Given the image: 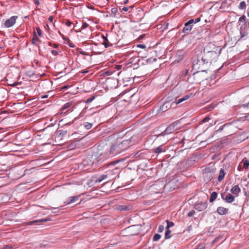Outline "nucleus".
<instances>
[{"instance_id":"obj_39","label":"nucleus","mask_w":249,"mask_h":249,"mask_svg":"<svg viewBox=\"0 0 249 249\" xmlns=\"http://www.w3.org/2000/svg\"><path fill=\"white\" fill-rule=\"evenodd\" d=\"M51 53H52V54L54 56L57 55L58 53V52L57 51L54 50H52L51 51Z\"/></svg>"},{"instance_id":"obj_24","label":"nucleus","mask_w":249,"mask_h":249,"mask_svg":"<svg viewBox=\"0 0 249 249\" xmlns=\"http://www.w3.org/2000/svg\"><path fill=\"white\" fill-rule=\"evenodd\" d=\"M246 7V2L244 1H242L240 2L238 7L240 9H245Z\"/></svg>"},{"instance_id":"obj_25","label":"nucleus","mask_w":249,"mask_h":249,"mask_svg":"<svg viewBox=\"0 0 249 249\" xmlns=\"http://www.w3.org/2000/svg\"><path fill=\"white\" fill-rule=\"evenodd\" d=\"M166 232L165 233V239H169L171 237L170 234L171 233V231L169 230V229H166Z\"/></svg>"},{"instance_id":"obj_26","label":"nucleus","mask_w":249,"mask_h":249,"mask_svg":"<svg viewBox=\"0 0 249 249\" xmlns=\"http://www.w3.org/2000/svg\"><path fill=\"white\" fill-rule=\"evenodd\" d=\"M161 238V235L160 234L156 233L154 235L153 237V241H158L160 238Z\"/></svg>"},{"instance_id":"obj_50","label":"nucleus","mask_w":249,"mask_h":249,"mask_svg":"<svg viewBox=\"0 0 249 249\" xmlns=\"http://www.w3.org/2000/svg\"><path fill=\"white\" fill-rule=\"evenodd\" d=\"M200 18H196L195 19V21H194V22H195V23H197V22H198L200 21Z\"/></svg>"},{"instance_id":"obj_40","label":"nucleus","mask_w":249,"mask_h":249,"mask_svg":"<svg viewBox=\"0 0 249 249\" xmlns=\"http://www.w3.org/2000/svg\"><path fill=\"white\" fill-rule=\"evenodd\" d=\"M72 24V22L69 20H67L65 23L66 25L68 27H70Z\"/></svg>"},{"instance_id":"obj_57","label":"nucleus","mask_w":249,"mask_h":249,"mask_svg":"<svg viewBox=\"0 0 249 249\" xmlns=\"http://www.w3.org/2000/svg\"><path fill=\"white\" fill-rule=\"evenodd\" d=\"M18 85L17 83L15 82L13 84V86H16Z\"/></svg>"},{"instance_id":"obj_62","label":"nucleus","mask_w":249,"mask_h":249,"mask_svg":"<svg viewBox=\"0 0 249 249\" xmlns=\"http://www.w3.org/2000/svg\"><path fill=\"white\" fill-rule=\"evenodd\" d=\"M209 178H210V179H211V178H213V176H212V175H211V176H210V177H209Z\"/></svg>"},{"instance_id":"obj_20","label":"nucleus","mask_w":249,"mask_h":249,"mask_svg":"<svg viewBox=\"0 0 249 249\" xmlns=\"http://www.w3.org/2000/svg\"><path fill=\"white\" fill-rule=\"evenodd\" d=\"M184 55V52L182 51L179 50L177 53V57L178 60H181Z\"/></svg>"},{"instance_id":"obj_29","label":"nucleus","mask_w":249,"mask_h":249,"mask_svg":"<svg viewBox=\"0 0 249 249\" xmlns=\"http://www.w3.org/2000/svg\"><path fill=\"white\" fill-rule=\"evenodd\" d=\"M95 99V96H93L88 99H87L84 102L86 104L91 102Z\"/></svg>"},{"instance_id":"obj_3","label":"nucleus","mask_w":249,"mask_h":249,"mask_svg":"<svg viewBox=\"0 0 249 249\" xmlns=\"http://www.w3.org/2000/svg\"><path fill=\"white\" fill-rule=\"evenodd\" d=\"M18 18L17 16H12L10 18L7 19L4 22V26L6 28H10L13 26L16 22V20Z\"/></svg>"},{"instance_id":"obj_46","label":"nucleus","mask_w":249,"mask_h":249,"mask_svg":"<svg viewBox=\"0 0 249 249\" xmlns=\"http://www.w3.org/2000/svg\"><path fill=\"white\" fill-rule=\"evenodd\" d=\"M242 106L244 107H249V102L247 104L242 105Z\"/></svg>"},{"instance_id":"obj_6","label":"nucleus","mask_w":249,"mask_h":249,"mask_svg":"<svg viewBox=\"0 0 249 249\" xmlns=\"http://www.w3.org/2000/svg\"><path fill=\"white\" fill-rule=\"evenodd\" d=\"M213 52H208L206 53H204L203 54H201L202 57L201 58V61H202L204 63H208L210 59H208V56L210 54H212Z\"/></svg>"},{"instance_id":"obj_28","label":"nucleus","mask_w":249,"mask_h":249,"mask_svg":"<svg viewBox=\"0 0 249 249\" xmlns=\"http://www.w3.org/2000/svg\"><path fill=\"white\" fill-rule=\"evenodd\" d=\"M205 72V71H197L194 73V76L195 78H198L201 73Z\"/></svg>"},{"instance_id":"obj_63","label":"nucleus","mask_w":249,"mask_h":249,"mask_svg":"<svg viewBox=\"0 0 249 249\" xmlns=\"http://www.w3.org/2000/svg\"><path fill=\"white\" fill-rule=\"evenodd\" d=\"M187 73H188V70H187V71H186L185 75L187 74Z\"/></svg>"},{"instance_id":"obj_7","label":"nucleus","mask_w":249,"mask_h":249,"mask_svg":"<svg viewBox=\"0 0 249 249\" xmlns=\"http://www.w3.org/2000/svg\"><path fill=\"white\" fill-rule=\"evenodd\" d=\"M229 209L224 207H218L217 209V212L220 215H224L228 213Z\"/></svg>"},{"instance_id":"obj_37","label":"nucleus","mask_w":249,"mask_h":249,"mask_svg":"<svg viewBox=\"0 0 249 249\" xmlns=\"http://www.w3.org/2000/svg\"><path fill=\"white\" fill-rule=\"evenodd\" d=\"M195 212L194 210H192L188 213V216L189 217L192 216L194 215Z\"/></svg>"},{"instance_id":"obj_60","label":"nucleus","mask_w":249,"mask_h":249,"mask_svg":"<svg viewBox=\"0 0 249 249\" xmlns=\"http://www.w3.org/2000/svg\"><path fill=\"white\" fill-rule=\"evenodd\" d=\"M49 44L50 46H53V43L52 42H49Z\"/></svg>"},{"instance_id":"obj_49","label":"nucleus","mask_w":249,"mask_h":249,"mask_svg":"<svg viewBox=\"0 0 249 249\" xmlns=\"http://www.w3.org/2000/svg\"><path fill=\"white\" fill-rule=\"evenodd\" d=\"M118 162V161H113L111 162L109 164V165H114V164H116Z\"/></svg>"},{"instance_id":"obj_45","label":"nucleus","mask_w":249,"mask_h":249,"mask_svg":"<svg viewBox=\"0 0 249 249\" xmlns=\"http://www.w3.org/2000/svg\"><path fill=\"white\" fill-rule=\"evenodd\" d=\"M12 247L10 245H6L4 247V249H12Z\"/></svg>"},{"instance_id":"obj_42","label":"nucleus","mask_w":249,"mask_h":249,"mask_svg":"<svg viewBox=\"0 0 249 249\" xmlns=\"http://www.w3.org/2000/svg\"><path fill=\"white\" fill-rule=\"evenodd\" d=\"M137 47H139V48H142V49H145L146 48V46L144 44H138L137 45Z\"/></svg>"},{"instance_id":"obj_51","label":"nucleus","mask_w":249,"mask_h":249,"mask_svg":"<svg viewBox=\"0 0 249 249\" xmlns=\"http://www.w3.org/2000/svg\"><path fill=\"white\" fill-rule=\"evenodd\" d=\"M210 171V168H205V172H208Z\"/></svg>"},{"instance_id":"obj_44","label":"nucleus","mask_w":249,"mask_h":249,"mask_svg":"<svg viewBox=\"0 0 249 249\" xmlns=\"http://www.w3.org/2000/svg\"><path fill=\"white\" fill-rule=\"evenodd\" d=\"M209 119H209V117H205V118H204V119H203L202 122H203V123L207 122H208V121L209 120Z\"/></svg>"},{"instance_id":"obj_64","label":"nucleus","mask_w":249,"mask_h":249,"mask_svg":"<svg viewBox=\"0 0 249 249\" xmlns=\"http://www.w3.org/2000/svg\"><path fill=\"white\" fill-rule=\"evenodd\" d=\"M248 16L249 17V11L248 12Z\"/></svg>"},{"instance_id":"obj_52","label":"nucleus","mask_w":249,"mask_h":249,"mask_svg":"<svg viewBox=\"0 0 249 249\" xmlns=\"http://www.w3.org/2000/svg\"><path fill=\"white\" fill-rule=\"evenodd\" d=\"M48 97V94H46V95H43L41 98H46Z\"/></svg>"},{"instance_id":"obj_10","label":"nucleus","mask_w":249,"mask_h":249,"mask_svg":"<svg viewBox=\"0 0 249 249\" xmlns=\"http://www.w3.org/2000/svg\"><path fill=\"white\" fill-rule=\"evenodd\" d=\"M79 196H71L68 198V199L65 202L67 204H69L73 202H75L78 199Z\"/></svg>"},{"instance_id":"obj_59","label":"nucleus","mask_w":249,"mask_h":249,"mask_svg":"<svg viewBox=\"0 0 249 249\" xmlns=\"http://www.w3.org/2000/svg\"><path fill=\"white\" fill-rule=\"evenodd\" d=\"M128 0H125L124 2V4H126L128 2Z\"/></svg>"},{"instance_id":"obj_21","label":"nucleus","mask_w":249,"mask_h":249,"mask_svg":"<svg viewBox=\"0 0 249 249\" xmlns=\"http://www.w3.org/2000/svg\"><path fill=\"white\" fill-rule=\"evenodd\" d=\"M107 177V175H103L101 176H100L96 180V182L100 183L102 180L106 178Z\"/></svg>"},{"instance_id":"obj_1","label":"nucleus","mask_w":249,"mask_h":249,"mask_svg":"<svg viewBox=\"0 0 249 249\" xmlns=\"http://www.w3.org/2000/svg\"><path fill=\"white\" fill-rule=\"evenodd\" d=\"M132 139L131 137L129 139L124 140L120 142L113 144L109 151L105 153H100L98 160H104L126 150L133 144L131 143Z\"/></svg>"},{"instance_id":"obj_36","label":"nucleus","mask_w":249,"mask_h":249,"mask_svg":"<svg viewBox=\"0 0 249 249\" xmlns=\"http://www.w3.org/2000/svg\"><path fill=\"white\" fill-rule=\"evenodd\" d=\"M89 25L86 22H83L82 26V29L87 28L89 27Z\"/></svg>"},{"instance_id":"obj_9","label":"nucleus","mask_w":249,"mask_h":249,"mask_svg":"<svg viewBox=\"0 0 249 249\" xmlns=\"http://www.w3.org/2000/svg\"><path fill=\"white\" fill-rule=\"evenodd\" d=\"M222 198L225 200V201L227 202V203H232V202H233L234 201V197L232 195H231V194H228L225 198H223L222 197Z\"/></svg>"},{"instance_id":"obj_17","label":"nucleus","mask_w":249,"mask_h":249,"mask_svg":"<svg viewBox=\"0 0 249 249\" xmlns=\"http://www.w3.org/2000/svg\"><path fill=\"white\" fill-rule=\"evenodd\" d=\"M49 221V219H47V218H45V219H39V220H34V221H30L28 223V225H34L36 223H38V222H47Z\"/></svg>"},{"instance_id":"obj_18","label":"nucleus","mask_w":249,"mask_h":249,"mask_svg":"<svg viewBox=\"0 0 249 249\" xmlns=\"http://www.w3.org/2000/svg\"><path fill=\"white\" fill-rule=\"evenodd\" d=\"M165 151V150L163 149L162 145H160V146L156 148L154 150V152L156 154H160V153H161V152H164Z\"/></svg>"},{"instance_id":"obj_41","label":"nucleus","mask_w":249,"mask_h":249,"mask_svg":"<svg viewBox=\"0 0 249 249\" xmlns=\"http://www.w3.org/2000/svg\"><path fill=\"white\" fill-rule=\"evenodd\" d=\"M118 12V9L117 8H113L111 9V12L113 14H116Z\"/></svg>"},{"instance_id":"obj_23","label":"nucleus","mask_w":249,"mask_h":249,"mask_svg":"<svg viewBox=\"0 0 249 249\" xmlns=\"http://www.w3.org/2000/svg\"><path fill=\"white\" fill-rule=\"evenodd\" d=\"M166 221L167 224V226L166 227V229H169L170 227H172L174 226V222H173L172 221H170L168 220H167Z\"/></svg>"},{"instance_id":"obj_33","label":"nucleus","mask_w":249,"mask_h":249,"mask_svg":"<svg viewBox=\"0 0 249 249\" xmlns=\"http://www.w3.org/2000/svg\"><path fill=\"white\" fill-rule=\"evenodd\" d=\"M164 229V227L163 225H160L159 226V228H158V231L160 232H161L163 231Z\"/></svg>"},{"instance_id":"obj_48","label":"nucleus","mask_w":249,"mask_h":249,"mask_svg":"<svg viewBox=\"0 0 249 249\" xmlns=\"http://www.w3.org/2000/svg\"><path fill=\"white\" fill-rule=\"evenodd\" d=\"M237 170L239 171H241L243 170V169L241 168V164L240 163L239 166H238L237 167Z\"/></svg>"},{"instance_id":"obj_38","label":"nucleus","mask_w":249,"mask_h":249,"mask_svg":"<svg viewBox=\"0 0 249 249\" xmlns=\"http://www.w3.org/2000/svg\"><path fill=\"white\" fill-rule=\"evenodd\" d=\"M80 117L79 116L77 117H75L72 122H69V123H66L65 124H64V125H71V124L74 123L75 120H76V119H78Z\"/></svg>"},{"instance_id":"obj_14","label":"nucleus","mask_w":249,"mask_h":249,"mask_svg":"<svg viewBox=\"0 0 249 249\" xmlns=\"http://www.w3.org/2000/svg\"><path fill=\"white\" fill-rule=\"evenodd\" d=\"M225 176V173L223 169H221L219 171V176L217 178V180L219 182H221L223 178H224Z\"/></svg>"},{"instance_id":"obj_13","label":"nucleus","mask_w":249,"mask_h":249,"mask_svg":"<svg viewBox=\"0 0 249 249\" xmlns=\"http://www.w3.org/2000/svg\"><path fill=\"white\" fill-rule=\"evenodd\" d=\"M241 191V190L240 188L239 187L238 185H235L233 187H232L231 190V192L235 195L238 194Z\"/></svg>"},{"instance_id":"obj_34","label":"nucleus","mask_w":249,"mask_h":249,"mask_svg":"<svg viewBox=\"0 0 249 249\" xmlns=\"http://www.w3.org/2000/svg\"><path fill=\"white\" fill-rule=\"evenodd\" d=\"M89 72V71L88 70H81V71H80L78 72V74H86L87 73Z\"/></svg>"},{"instance_id":"obj_54","label":"nucleus","mask_w":249,"mask_h":249,"mask_svg":"<svg viewBox=\"0 0 249 249\" xmlns=\"http://www.w3.org/2000/svg\"><path fill=\"white\" fill-rule=\"evenodd\" d=\"M53 47H54V48H57V47H58V45L57 44H53Z\"/></svg>"},{"instance_id":"obj_2","label":"nucleus","mask_w":249,"mask_h":249,"mask_svg":"<svg viewBox=\"0 0 249 249\" xmlns=\"http://www.w3.org/2000/svg\"><path fill=\"white\" fill-rule=\"evenodd\" d=\"M178 125V123L176 122H174L173 124H170L165 130L162 132L160 135V136H164L167 134H170L173 133L175 130L177 128H176Z\"/></svg>"},{"instance_id":"obj_4","label":"nucleus","mask_w":249,"mask_h":249,"mask_svg":"<svg viewBox=\"0 0 249 249\" xmlns=\"http://www.w3.org/2000/svg\"><path fill=\"white\" fill-rule=\"evenodd\" d=\"M194 23V19H190L186 23H185L184 26L182 29V33L185 34H188L189 32L192 30L193 27V23Z\"/></svg>"},{"instance_id":"obj_55","label":"nucleus","mask_w":249,"mask_h":249,"mask_svg":"<svg viewBox=\"0 0 249 249\" xmlns=\"http://www.w3.org/2000/svg\"><path fill=\"white\" fill-rule=\"evenodd\" d=\"M147 62H152V59L150 58V59H147Z\"/></svg>"},{"instance_id":"obj_30","label":"nucleus","mask_w":249,"mask_h":249,"mask_svg":"<svg viewBox=\"0 0 249 249\" xmlns=\"http://www.w3.org/2000/svg\"><path fill=\"white\" fill-rule=\"evenodd\" d=\"M36 30L38 36L39 37H42L43 35L41 30L39 27H36Z\"/></svg>"},{"instance_id":"obj_8","label":"nucleus","mask_w":249,"mask_h":249,"mask_svg":"<svg viewBox=\"0 0 249 249\" xmlns=\"http://www.w3.org/2000/svg\"><path fill=\"white\" fill-rule=\"evenodd\" d=\"M33 34H34L33 37L31 40L32 44L34 45H36L38 47H39L37 43L39 42H40V40L37 36L35 32H34Z\"/></svg>"},{"instance_id":"obj_56","label":"nucleus","mask_w":249,"mask_h":249,"mask_svg":"<svg viewBox=\"0 0 249 249\" xmlns=\"http://www.w3.org/2000/svg\"><path fill=\"white\" fill-rule=\"evenodd\" d=\"M35 3L37 5L39 4V1L38 0H36Z\"/></svg>"},{"instance_id":"obj_31","label":"nucleus","mask_w":249,"mask_h":249,"mask_svg":"<svg viewBox=\"0 0 249 249\" xmlns=\"http://www.w3.org/2000/svg\"><path fill=\"white\" fill-rule=\"evenodd\" d=\"M67 133V131L66 130H60L58 131V133L60 135L64 136L66 135Z\"/></svg>"},{"instance_id":"obj_5","label":"nucleus","mask_w":249,"mask_h":249,"mask_svg":"<svg viewBox=\"0 0 249 249\" xmlns=\"http://www.w3.org/2000/svg\"><path fill=\"white\" fill-rule=\"evenodd\" d=\"M207 207V203L206 202H197L195 204L194 208L199 212L204 211Z\"/></svg>"},{"instance_id":"obj_27","label":"nucleus","mask_w":249,"mask_h":249,"mask_svg":"<svg viewBox=\"0 0 249 249\" xmlns=\"http://www.w3.org/2000/svg\"><path fill=\"white\" fill-rule=\"evenodd\" d=\"M71 105V102L66 103L62 107L61 110H64L68 108H69Z\"/></svg>"},{"instance_id":"obj_12","label":"nucleus","mask_w":249,"mask_h":249,"mask_svg":"<svg viewBox=\"0 0 249 249\" xmlns=\"http://www.w3.org/2000/svg\"><path fill=\"white\" fill-rule=\"evenodd\" d=\"M171 107L169 103H165L160 108V110L162 112H165Z\"/></svg>"},{"instance_id":"obj_47","label":"nucleus","mask_w":249,"mask_h":249,"mask_svg":"<svg viewBox=\"0 0 249 249\" xmlns=\"http://www.w3.org/2000/svg\"><path fill=\"white\" fill-rule=\"evenodd\" d=\"M128 10V7H124L122 8V10L123 11H125V12H127Z\"/></svg>"},{"instance_id":"obj_19","label":"nucleus","mask_w":249,"mask_h":249,"mask_svg":"<svg viewBox=\"0 0 249 249\" xmlns=\"http://www.w3.org/2000/svg\"><path fill=\"white\" fill-rule=\"evenodd\" d=\"M217 194L215 192H213L210 198V202H213L217 197Z\"/></svg>"},{"instance_id":"obj_53","label":"nucleus","mask_w":249,"mask_h":249,"mask_svg":"<svg viewBox=\"0 0 249 249\" xmlns=\"http://www.w3.org/2000/svg\"><path fill=\"white\" fill-rule=\"evenodd\" d=\"M87 108H88L87 107H85V108L83 109V110H82V112H83V113H85V112H86V110L87 109Z\"/></svg>"},{"instance_id":"obj_22","label":"nucleus","mask_w":249,"mask_h":249,"mask_svg":"<svg viewBox=\"0 0 249 249\" xmlns=\"http://www.w3.org/2000/svg\"><path fill=\"white\" fill-rule=\"evenodd\" d=\"M92 125L93 124L92 123H89V122H85L84 124V126L87 129H90L92 127Z\"/></svg>"},{"instance_id":"obj_58","label":"nucleus","mask_w":249,"mask_h":249,"mask_svg":"<svg viewBox=\"0 0 249 249\" xmlns=\"http://www.w3.org/2000/svg\"><path fill=\"white\" fill-rule=\"evenodd\" d=\"M121 66L120 65H118L117 66V68L118 69H120L121 68Z\"/></svg>"},{"instance_id":"obj_32","label":"nucleus","mask_w":249,"mask_h":249,"mask_svg":"<svg viewBox=\"0 0 249 249\" xmlns=\"http://www.w3.org/2000/svg\"><path fill=\"white\" fill-rule=\"evenodd\" d=\"M205 246L203 244H199L196 249H204Z\"/></svg>"},{"instance_id":"obj_35","label":"nucleus","mask_w":249,"mask_h":249,"mask_svg":"<svg viewBox=\"0 0 249 249\" xmlns=\"http://www.w3.org/2000/svg\"><path fill=\"white\" fill-rule=\"evenodd\" d=\"M239 21L241 22H245L246 21V17L245 15H243L241 16L239 19Z\"/></svg>"},{"instance_id":"obj_61","label":"nucleus","mask_w":249,"mask_h":249,"mask_svg":"<svg viewBox=\"0 0 249 249\" xmlns=\"http://www.w3.org/2000/svg\"><path fill=\"white\" fill-rule=\"evenodd\" d=\"M80 53H81V54H83V55H85V53H84V52H80Z\"/></svg>"},{"instance_id":"obj_11","label":"nucleus","mask_w":249,"mask_h":249,"mask_svg":"<svg viewBox=\"0 0 249 249\" xmlns=\"http://www.w3.org/2000/svg\"><path fill=\"white\" fill-rule=\"evenodd\" d=\"M190 97V95H185V96H184L183 97H182L181 98H179L178 99H176L175 100V103H176V105L179 104L181 103V102H183L184 101L187 100Z\"/></svg>"},{"instance_id":"obj_43","label":"nucleus","mask_w":249,"mask_h":249,"mask_svg":"<svg viewBox=\"0 0 249 249\" xmlns=\"http://www.w3.org/2000/svg\"><path fill=\"white\" fill-rule=\"evenodd\" d=\"M53 16H50L49 18H48V20L51 22H52L53 21Z\"/></svg>"},{"instance_id":"obj_15","label":"nucleus","mask_w":249,"mask_h":249,"mask_svg":"<svg viewBox=\"0 0 249 249\" xmlns=\"http://www.w3.org/2000/svg\"><path fill=\"white\" fill-rule=\"evenodd\" d=\"M243 163V168L244 169H247L249 166V160L247 159L246 158H244L240 164Z\"/></svg>"},{"instance_id":"obj_16","label":"nucleus","mask_w":249,"mask_h":249,"mask_svg":"<svg viewBox=\"0 0 249 249\" xmlns=\"http://www.w3.org/2000/svg\"><path fill=\"white\" fill-rule=\"evenodd\" d=\"M102 37L104 39V41L102 42V44L104 45L106 48H107L108 47L111 46V44H110L106 36H104V35H102Z\"/></svg>"}]
</instances>
